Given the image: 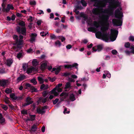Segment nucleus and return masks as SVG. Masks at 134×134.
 Listing matches in <instances>:
<instances>
[{
  "mask_svg": "<svg viewBox=\"0 0 134 134\" xmlns=\"http://www.w3.org/2000/svg\"><path fill=\"white\" fill-rule=\"evenodd\" d=\"M59 100V99L58 98H56L55 99V100L53 101V104H56L58 101Z\"/></svg>",
  "mask_w": 134,
  "mask_h": 134,
  "instance_id": "obj_50",
  "label": "nucleus"
},
{
  "mask_svg": "<svg viewBox=\"0 0 134 134\" xmlns=\"http://www.w3.org/2000/svg\"><path fill=\"white\" fill-rule=\"evenodd\" d=\"M30 4L31 5H35L36 4V2L35 1H30Z\"/></svg>",
  "mask_w": 134,
  "mask_h": 134,
  "instance_id": "obj_39",
  "label": "nucleus"
},
{
  "mask_svg": "<svg viewBox=\"0 0 134 134\" xmlns=\"http://www.w3.org/2000/svg\"><path fill=\"white\" fill-rule=\"evenodd\" d=\"M122 10V8L120 7L117 8L115 11L114 17L119 19H114L112 20L113 24L114 26H119L122 25V21L121 19L123 15V13L121 11Z\"/></svg>",
  "mask_w": 134,
  "mask_h": 134,
  "instance_id": "obj_2",
  "label": "nucleus"
},
{
  "mask_svg": "<svg viewBox=\"0 0 134 134\" xmlns=\"http://www.w3.org/2000/svg\"><path fill=\"white\" fill-rule=\"evenodd\" d=\"M78 65L77 63H74L72 65L69 64L65 65H64V67L65 69H71L73 67H75V68L77 69L78 68L77 66Z\"/></svg>",
  "mask_w": 134,
  "mask_h": 134,
  "instance_id": "obj_6",
  "label": "nucleus"
},
{
  "mask_svg": "<svg viewBox=\"0 0 134 134\" xmlns=\"http://www.w3.org/2000/svg\"><path fill=\"white\" fill-rule=\"evenodd\" d=\"M13 39L15 40L16 42V41H17L18 40V36L16 35H14L13 36Z\"/></svg>",
  "mask_w": 134,
  "mask_h": 134,
  "instance_id": "obj_33",
  "label": "nucleus"
},
{
  "mask_svg": "<svg viewBox=\"0 0 134 134\" xmlns=\"http://www.w3.org/2000/svg\"><path fill=\"white\" fill-rule=\"evenodd\" d=\"M80 3L84 7H86L87 5V3L84 0H81Z\"/></svg>",
  "mask_w": 134,
  "mask_h": 134,
  "instance_id": "obj_27",
  "label": "nucleus"
},
{
  "mask_svg": "<svg viewBox=\"0 0 134 134\" xmlns=\"http://www.w3.org/2000/svg\"><path fill=\"white\" fill-rule=\"evenodd\" d=\"M13 60L12 59H9L7 60V66H10L13 63Z\"/></svg>",
  "mask_w": 134,
  "mask_h": 134,
  "instance_id": "obj_15",
  "label": "nucleus"
},
{
  "mask_svg": "<svg viewBox=\"0 0 134 134\" xmlns=\"http://www.w3.org/2000/svg\"><path fill=\"white\" fill-rule=\"evenodd\" d=\"M10 98L14 100H16L18 98V97L15 96V94L13 93L10 94Z\"/></svg>",
  "mask_w": 134,
  "mask_h": 134,
  "instance_id": "obj_20",
  "label": "nucleus"
},
{
  "mask_svg": "<svg viewBox=\"0 0 134 134\" xmlns=\"http://www.w3.org/2000/svg\"><path fill=\"white\" fill-rule=\"evenodd\" d=\"M71 73L69 72H64L63 73V76L65 77L70 75Z\"/></svg>",
  "mask_w": 134,
  "mask_h": 134,
  "instance_id": "obj_44",
  "label": "nucleus"
},
{
  "mask_svg": "<svg viewBox=\"0 0 134 134\" xmlns=\"http://www.w3.org/2000/svg\"><path fill=\"white\" fill-rule=\"evenodd\" d=\"M94 29V28L93 27H89L88 28V30L90 32H92L93 30Z\"/></svg>",
  "mask_w": 134,
  "mask_h": 134,
  "instance_id": "obj_54",
  "label": "nucleus"
},
{
  "mask_svg": "<svg viewBox=\"0 0 134 134\" xmlns=\"http://www.w3.org/2000/svg\"><path fill=\"white\" fill-rule=\"evenodd\" d=\"M6 84V82L4 80H1L0 81V85L2 86H5Z\"/></svg>",
  "mask_w": 134,
  "mask_h": 134,
  "instance_id": "obj_25",
  "label": "nucleus"
},
{
  "mask_svg": "<svg viewBox=\"0 0 134 134\" xmlns=\"http://www.w3.org/2000/svg\"><path fill=\"white\" fill-rule=\"evenodd\" d=\"M30 119H31V121L34 120L35 119V118L36 117L35 115H30Z\"/></svg>",
  "mask_w": 134,
  "mask_h": 134,
  "instance_id": "obj_31",
  "label": "nucleus"
},
{
  "mask_svg": "<svg viewBox=\"0 0 134 134\" xmlns=\"http://www.w3.org/2000/svg\"><path fill=\"white\" fill-rule=\"evenodd\" d=\"M94 26L97 27H99V24L97 21H94Z\"/></svg>",
  "mask_w": 134,
  "mask_h": 134,
  "instance_id": "obj_48",
  "label": "nucleus"
},
{
  "mask_svg": "<svg viewBox=\"0 0 134 134\" xmlns=\"http://www.w3.org/2000/svg\"><path fill=\"white\" fill-rule=\"evenodd\" d=\"M92 2H94V3L93 5L94 6L99 7L101 5L102 1L101 0H90Z\"/></svg>",
  "mask_w": 134,
  "mask_h": 134,
  "instance_id": "obj_9",
  "label": "nucleus"
},
{
  "mask_svg": "<svg viewBox=\"0 0 134 134\" xmlns=\"http://www.w3.org/2000/svg\"><path fill=\"white\" fill-rule=\"evenodd\" d=\"M47 66V64L46 62L43 63L41 66V69L42 70L44 71L45 70Z\"/></svg>",
  "mask_w": 134,
  "mask_h": 134,
  "instance_id": "obj_12",
  "label": "nucleus"
},
{
  "mask_svg": "<svg viewBox=\"0 0 134 134\" xmlns=\"http://www.w3.org/2000/svg\"><path fill=\"white\" fill-rule=\"evenodd\" d=\"M92 12L93 14L95 15H98L99 14V11L98 8H93L92 10Z\"/></svg>",
  "mask_w": 134,
  "mask_h": 134,
  "instance_id": "obj_10",
  "label": "nucleus"
},
{
  "mask_svg": "<svg viewBox=\"0 0 134 134\" xmlns=\"http://www.w3.org/2000/svg\"><path fill=\"white\" fill-rule=\"evenodd\" d=\"M112 54L114 55H116L117 54V51L115 49H113L111 51Z\"/></svg>",
  "mask_w": 134,
  "mask_h": 134,
  "instance_id": "obj_46",
  "label": "nucleus"
},
{
  "mask_svg": "<svg viewBox=\"0 0 134 134\" xmlns=\"http://www.w3.org/2000/svg\"><path fill=\"white\" fill-rule=\"evenodd\" d=\"M5 119L3 117L2 114L0 113V123L1 124H3L5 123Z\"/></svg>",
  "mask_w": 134,
  "mask_h": 134,
  "instance_id": "obj_14",
  "label": "nucleus"
},
{
  "mask_svg": "<svg viewBox=\"0 0 134 134\" xmlns=\"http://www.w3.org/2000/svg\"><path fill=\"white\" fill-rule=\"evenodd\" d=\"M9 98L8 97H6L5 99H4V102L6 104H8L10 103V101L8 100Z\"/></svg>",
  "mask_w": 134,
  "mask_h": 134,
  "instance_id": "obj_37",
  "label": "nucleus"
},
{
  "mask_svg": "<svg viewBox=\"0 0 134 134\" xmlns=\"http://www.w3.org/2000/svg\"><path fill=\"white\" fill-rule=\"evenodd\" d=\"M37 79L40 84H42L44 83V79H43L40 76H38L37 77Z\"/></svg>",
  "mask_w": 134,
  "mask_h": 134,
  "instance_id": "obj_21",
  "label": "nucleus"
},
{
  "mask_svg": "<svg viewBox=\"0 0 134 134\" xmlns=\"http://www.w3.org/2000/svg\"><path fill=\"white\" fill-rule=\"evenodd\" d=\"M5 68H0V73L3 74L5 72Z\"/></svg>",
  "mask_w": 134,
  "mask_h": 134,
  "instance_id": "obj_40",
  "label": "nucleus"
},
{
  "mask_svg": "<svg viewBox=\"0 0 134 134\" xmlns=\"http://www.w3.org/2000/svg\"><path fill=\"white\" fill-rule=\"evenodd\" d=\"M68 96V94L66 92H63L60 95V96L62 97L60 98V102H61L62 101H64V100Z\"/></svg>",
  "mask_w": 134,
  "mask_h": 134,
  "instance_id": "obj_8",
  "label": "nucleus"
},
{
  "mask_svg": "<svg viewBox=\"0 0 134 134\" xmlns=\"http://www.w3.org/2000/svg\"><path fill=\"white\" fill-rule=\"evenodd\" d=\"M61 70V68L60 67H58L57 68V70L55 71V74L56 75H57L59 72Z\"/></svg>",
  "mask_w": 134,
  "mask_h": 134,
  "instance_id": "obj_32",
  "label": "nucleus"
},
{
  "mask_svg": "<svg viewBox=\"0 0 134 134\" xmlns=\"http://www.w3.org/2000/svg\"><path fill=\"white\" fill-rule=\"evenodd\" d=\"M71 86L70 82H67L65 85V87H64V89H66L68 88H71Z\"/></svg>",
  "mask_w": 134,
  "mask_h": 134,
  "instance_id": "obj_22",
  "label": "nucleus"
},
{
  "mask_svg": "<svg viewBox=\"0 0 134 134\" xmlns=\"http://www.w3.org/2000/svg\"><path fill=\"white\" fill-rule=\"evenodd\" d=\"M9 5L8 4L7 8H5V12L6 13L8 12L10 10L9 8Z\"/></svg>",
  "mask_w": 134,
  "mask_h": 134,
  "instance_id": "obj_51",
  "label": "nucleus"
},
{
  "mask_svg": "<svg viewBox=\"0 0 134 134\" xmlns=\"http://www.w3.org/2000/svg\"><path fill=\"white\" fill-rule=\"evenodd\" d=\"M58 38L59 39L61 40L62 42L64 41L65 40V38L62 36H58Z\"/></svg>",
  "mask_w": 134,
  "mask_h": 134,
  "instance_id": "obj_34",
  "label": "nucleus"
},
{
  "mask_svg": "<svg viewBox=\"0 0 134 134\" xmlns=\"http://www.w3.org/2000/svg\"><path fill=\"white\" fill-rule=\"evenodd\" d=\"M104 72L106 74V76L108 78H110L111 77L110 74L109 73V72L107 71H104Z\"/></svg>",
  "mask_w": 134,
  "mask_h": 134,
  "instance_id": "obj_36",
  "label": "nucleus"
},
{
  "mask_svg": "<svg viewBox=\"0 0 134 134\" xmlns=\"http://www.w3.org/2000/svg\"><path fill=\"white\" fill-rule=\"evenodd\" d=\"M21 114L23 115L27 114V110H23L21 111Z\"/></svg>",
  "mask_w": 134,
  "mask_h": 134,
  "instance_id": "obj_42",
  "label": "nucleus"
},
{
  "mask_svg": "<svg viewBox=\"0 0 134 134\" xmlns=\"http://www.w3.org/2000/svg\"><path fill=\"white\" fill-rule=\"evenodd\" d=\"M37 113L40 114H43L45 113V111L41 109L40 108H37Z\"/></svg>",
  "mask_w": 134,
  "mask_h": 134,
  "instance_id": "obj_17",
  "label": "nucleus"
},
{
  "mask_svg": "<svg viewBox=\"0 0 134 134\" xmlns=\"http://www.w3.org/2000/svg\"><path fill=\"white\" fill-rule=\"evenodd\" d=\"M110 56L108 55L105 56V57L104 58V59L106 60H108L110 59Z\"/></svg>",
  "mask_w": 134,
  "mask_h": 134,
  "instance_id": "obj_61",
  "label": "nucleus"
},
{
  "mask_svg": "<svg viewBox=\"0 0 134 134\" xmlns=\"http://www.w3.org/2000/svg\"><path fill=\"white\" fill-rule=\"evenodd\" d=\"M19 25L22 26L23 27H20L18 26L16 28V31L19 34H21L24 36H26V28L25 27V22L21 21L20 22L19 24Z\"/></svg>",
  "mask_w": 134,
  "mask_h": 134,
  "instance_id": "obj_4",
  "label": "nucleus"
},
{
  "mask_svg": "<svg viewBox=\"0 0 134 134\" xmlns=\"http://www.w3.org/2000/svg\"><path fill=\"white\" fill-rule=\"evenodd\" d=\"M101 34V33L100 32H99L98 33H97L96 34V38H98L100 39V35Z\"/></svg>",
  "mask_w": 134,
  "mask_h": 134,
  "instance_id": "obj_43",
  "label": "nucleus"
},
{
  "mask_svg": "<svg viewBox=\"0 0 134 134\" xmlns=\"http://www.w3.org/2000/svg\"><path fill=\"white\" fill-rule=\"evenodd\" d=\"M69 99L72 101H74L75 100V95L73 93H72L70 95Z\"/></svg>",
  "mask_w": 134,
  "mask_h": 134,
  "instance_id": "obj_23",
  "label": "nucleus"
},
{
  "mask_svg": "<svg viewBox=\"0 0 134 134\" xmlns=\"http://www.w3.org/2000/svg\"><path fill=\"white\" fill-rule=\"evenodd\" d=\"M17 44L16 46L14 47V48L16 50V51H18L21 49L22 47L21 44Z\"/></svg>",
  "mask_w": 134,
  "mask_h": 134,
  "instance_id": "obj_16",
  "label": "nucleus"
},
{
  "mask_svg": "<svg viewBox=\"0 0 134 134\" xmlns=\"http://www.w3.org/2000/svg\"><path fill=\"white\" fill-rule=\"evenodd\" d=\"M87 87V85L85 84H83V87H82V89L83 91H84L86 89V87Z\"/></svg>",
  "mask_w": 134,
  "mask_h": 134,
  "instance_id": "obj_49",
  "label": "nucleus"
},
{
  "mask_svg": "<svg viewBox=\"0 0 134 134\" xmlns=\"http://www.w3.org/2000/svg\"><path fill=\"white\" fill-rule=\"evenodd\" d=\"M8 5H9V10H10V9L13 10L14 9V7L12 5L10 4H8Z\"/></svg>",
  "mask_w": 134,
  "mask_h": 134,
  "instance_id": "obj_53",
  "label": "nucleus"
},
{
  "mask_svg": "<svg viewBox=\"0 0 134 134\" xmlns=\"http://www.w3.org/2000/svg\"><path fill=\"white\" fill-rule=\"evenodd\" d=\"M25 86L26 87H29L32 93L37 92V88H35L33 86H31V85L28 83H27L25 85Z\"/></svg>",
  "mask_w": 134,
  "mask_h": 134,
  "instance_id": "obj_7",
  "label": "nucleus"
},
{
  "mask_svg": "<svg viewBox=\"0 0 134 134\" xmlns=\"http://www.w3.org/2000/svg\"><path fill=\"white\" fill-rule=\"evenodd\" d=\"M37 129V127L36 125L34 124L32 126L31 130L33 132H35L36 131Z\"/></svg>",
  "mask_w": 134,
  "mask_h": 134,
  "instance_id": "obj_24",
  "label": "nucleus"
},
{
  "mask_svg": "<svg viewBox=\"0 0 134 134\" xmlns=\"http://www.w3.org/2000/svg\"><path fill=\"white\" fill-rule=\"evenodd\" d=\"M30 103H27V102L24 103L22 104V107H24L30 105Z\"/></svg>",
  "mask_w": 134,
  "mask_h": 134,
  "instance_id": "obj_63",
  "label": "nucleus"
},
{
  "mask_svg": "<svg viewBox=\"0 0 134 134\" xmlns=\"http://www.w3.org/2000/svg\"><path fill=\"white\" fill-rule=\"evenodd\" d=\"M4 92L6 93L9 94V93H11L12 92V90L11 89H10L9 88H7L5 90Z\"/></svg>",
  "mask_w": 134,
  "mask_h": 134,
  "instance_id": "obj_26",
  "label": "nucleus"
},
{
  "mask_svg": "<svg viewBox=\"0 0 134 134\" xmlns=\"http://www.w3.org/2000/svg\"><path fill=\"white\" fill-rule=\"evenodd\" d=\"M48 108V106L47 105L44 106L43 107H42V110H44L45 109H47Z\"/></svg>",
  "mask_w": 134,
  "mask_h": 134,
  "instance_id": "obj_60",
  "label": "nucleus"
},
{
  "mask_svg": "<svg viewBox=\"0 0 134 134\" xmlns=\"http://www.w3.org/2000/svg\"><path fill=\"white\" fill-rule=\"evenodd\" d=\"M103 47V44H99L97 46L93 47L92 48V50L93 51L96 52L97 51L98 52H100L101 51Z\"/></svg>",
  "mask_w": 134,
  "mask_h": 134,
  "instance_id": "obj_5",
  "label": "nucleus"
},
{
  "mask_svg": "<svg viewBox=\"0 0 134 134\" xmlns=\"http://www.w3.org/2000/svg\"><path fill=\"white\" fill-rule=\"evenodd\" d=\"M68 80L69 81L71 82H74L75 81V80L74 79L70 77L69 78Z\"/></svg>",
  "mask_w": 134,
  "mask_h": 134,
  "instance_id": "obj_57",
  "label": "nucleus"
},
{
  "mask_svg": "<svg viewBox=\"0 0 134 134\" xmlns=\"http://www.w3.org/2000/svg\"><path fill=\"white\" fill-rule=\"evenodd\" d=\"M57 90V88L55 87L54 88H53L51 91L52 93L54 94L56 91Z\"/></svg>",
  "mask_w": 134,
  "mask_h": 134,
  "instance_id": "obj_59",
  "label": "nucleus"
},
{
  "mask_svg": "<svg viewBox=\"0 0 134 134\" xmlns=\"http://www.w3.org/2000/svg\"><path fill=\"white\" fill-rule=\"evenodd\" d=\"M63 85L62 83H59L55 87L56 88H59L61 87Z\"/></svg>",
  "mask_w": 134,
  "mask_h": 134,
  "instance_id": "obj_52",
  "label": "nucleus"
},
{
  "mask_svg": "<svg viewBox=\"0 0 134 134\" xmlns=\"http://www.w3.org/2000/svg\"><path fill=\"white\" fill-rule=\"evenodd\" d=\"M47 93L46 91L44 92L43 93V95L44 97H45L47 95Z\"/></svg>",
  "mask_w": 134,
  "mask_h": 134,
  "instance_id": "obj_64",
  "label": "nucleus"
},
{
  "mask_svg": "<svg viewBox=\"0 0 134 134\" xmlns=\"http://www.w3.org/2000/svg\"><path fill=\"white\" fill-rule=\"evenodd\" d=\"M2 108L5 110H6L8 109V107L7 106L4 105H3Z\"/></svg>",
  "mask_w": 134,
  "mask_h": 134,
  "instance_id": "obj_56",
  "label": "nucleus"
},
{
  "mask_svg": "<svg viewBox=\"0 0 134 134\" xmlns=\"http://www.w3.org/2000/svg\"><path fill=\"white\" fill-rule=\"evenodd\" d=\"M37 36V34L36 33H32L31 35V37L30 40V41L32 43L35 41V38Z\"/></svg>",
  "mask_w": 134,
  "mask_h": 134,
  "instance_id": "obj_11",
  "label": "nucleus"
},
{
  "mask_svg": "<svg viewBox=\"0 0 134 134\" xmlns=\"http://www.w3.org/2000/svg\"><path fill=\"white\" fill-rule=\"evenodd\" d=\"M130 44L129 42H128L125 43L124 45V46L125 48H129L130 47Z\"/></svg>",
  "mask_w": 134,
  "mask_h": 134,
  "instance_id": "obj_29",
  "label": "nucleus"
},
{
  "mask_svg": "<svg viewBox=\"0 0 134 134\" xmlns=\"http://www.w3.org/2000/svg\"><path fill=\"white\" fill-rule=\"evenodd\" d=\"M129 41L133 42L134 41V37L132 36H130L129 37Z\"/></svg>",
  "mask_w": 134,
  "mask_h": 134,
  "instance_id": "obj_45",
  "label": "nucleus"
},
{
  "mask_svg": "<svg viewBox=\"0 0 134 134\" xmlns=\"http://www.w3.org/2000/svg\"><path fill=\"white\" fill-rule=\"evenodd\" d=\"M111 35L109 36V34L107 33H104L102 35L103 39L107 42L109 40V38L111 41H114L116 39L118 33V30L115 29H111L110 30Z\"/></svg>",
  "mask_w": 134,
  "mask_h": 134,
  "instance_id": "obj_3",
  "label": "nucleus"
},
{
  "mask_svg": "<svg viewBox=\"0 0 134 134\" xmlns=\"http://www.w3.org/2000/svg\"><path fill=\"white\" fill-rule=\"evenodd\" d=\"M31 98H30L29 97H27L26 100V102L27 103H30V105L32 104L33 102V101L31 100Z\"/></svg>",
  "mask_w": 134,
  "mask_h": 134,
  "instance_id": "obj_19",
  "label": "nucleus"
},
{
  "mask_svg": "<svg viewBox=\"0 0 134 134\" xmlns=\"http://www.w3.org/2000/svg\"><path fill=\"white\" fill-rule=\"evenodd\" d=\"M47 97L46 98H44V99H42V103H46L47 100L49 101V99H48V100H47Z\"/></svg>",
  "mask_w": 134,
  "mask_h": 134,
  "instance_id": "obj_47",
  "label": "nucleus"
},
{
  "mask_svg": "<svg viewBox=\"0 0 134 134\" xmlns=\"http://www.w3.org/2000/svg\"><path fill=\"white\" fill-rule=\"evenodd\" d=\"M50 37L51 39H55L56 37L54 35H52L50 36Z\"/></svg>",
  "mask_w": 134,
  "mask_h": 134,
  "instance_id": "obj_62",
  "label": "nucleus"
},
{
  "mask_svg": "<svg viewBox=\"0 0 134 134\" xmlns=\"http://www.w3.org/2000/svg\"><path fill=\"white\" fill-rule=\"evenodd\" d=\"M25 77H26L24 75H21L20 76L17 78V81L18 82H19L20 81L24 79Z\"/></svg>",
  "mask_w": 134,
  "mask_h": 134,
  "instance_id": "obj_13",
  "label": "nucleus"
},
{
  "mask_svg": "<svg viewBox=\"0 0 134 134\" xmlns=\"http://www.w3.org/2000/svg\"><path fill=\"white\" fill-rule=\"evenodd\" d=\"M32 64L34 66H36L38 64V62L36 59H34L32 62Z\"/></svg>",
  "mask_w": 134,
  "mask_h": 134,
  "instance_id": "obj_28",
  "label": "nucleus"
},
{
  "mask_svg": "<svg viewBox=\"0 0 134 134\" xmlns=\"http://www.w3.org/2000/svg\"><path fill=\"white\" fill-rule=\"evenodd\" d=\"M103 1L105 3L102 4V7H105L107 3H109V5L108 6V8L104 9L102 11L103 13L107 14H103L100 18L107 24V26H109V24L108 22L109 16L113 15V11L115 9L118 7H120V3L119 1L115 0H103Z\"/></svg>",
  "mask_w": 134,
  "mask_h": 134,
  "instance_id": "obj_1",
  "label": "nucleus"
},
{
  "mask_svg": "<svg viewBox=\"0 0 134 134\" xmlns=\"http://www.w3.org/2000/svg\"><path fill=\"white\" fill-rule=\"evenodd\" d=\"M27 65L26 64H23V68L24 70H25L26 69V66Z\"/></svg>",
  "mask_w": 134,
  "mask_h": 134,
  "instance_id": "obj_58",
  "label": "nucleus"
},
{
  "mask_svg": "<svg viewBox=\"0 0 134 134\" xmlns=\"http://www.w3.org/2000/svg\"><path fill=\"white\" fill-rule=\"evenodd\" d=\"M31 82L33 83L34 85H35L37 83V82L35 78H33L30 80Z\"/></svg>",
  "mask_w": 134,
  "mask_h": 134,
  "instance_id": "obj_30",
  "label": "nucleus"
},
{
  "mask_svg": "<svg viewBox=\"0 0 134 134\" xmlns=\"http://www.w3.org/2000/svg\"><path fill=\"white\" fill-rule=\"evenodd\" d=\"M61 42L59 40H57L55 42V44L56 46L58 45L60 47L61 45Z\"/></svg>",
  "mask_w": 134,
  "mask_h": 134,
  "instance_id": "obj_38",
  "label": "nucleus"
},
{
  "mask_svg": "<svg viewBox=\"0 0 134 134\" xmlns=\"http://www.w3.org/2000/svg\"><path fill=\"white\" fill-rule=\"evenodd\" d=\"M48 34V32H47L46 33H45L43 31L41 32L40 33V34L41 36L42 37H44L47 35V34Z\"/></svg>",
  "mask_w": 134,
  "mask_h": 134,
  "instance_id": "obj_35",
  "label": "nucleus"
},
{
  "mask_svg": "<svg viewBox=\"0 0 134 134\" xmlns=\"http://www.w3.org/2000/svg\"><path fill=\"white\" fill-rule=\"evenodd\" d=\"M23 40H22L19 39L17 41H16V44H22Z\"/></svg>",
  "mask_w": 134,
  "mask_h": 134,
  "instance_id": "obj_41",
  "label": "nucleus"
},
{
  "mask_svg": "<svg viewBox=\"0 0 134 134\" xmlns=\"http://www.w3.org/2000/svg\"><path fill=\"white\" fill-rule=\"evenodd\" d=\"M72 45L71 44H69L66 46V48L67 49H70L72 48Z\"/></svg>",
  "mask_w": 134,
  "mask_h": 134,
  "instance_id": "obj_55",
  "label": "nucleus"
},
{
  "mask_svg": "<svg viewBox=\"0 0 134 134\" xmlns=\"http://www.w3.org/2000/svg\"><path fill=\"white\" fill-rule=\"evenodd\" d=\"M24 54V53L22 50H21V52L18 53L17 55V57L19 59L20 58H21L23 57V55Z\"/></svg>",
  "mask_w": 134,
  "mask_h": 134,
  "instance_id": "obj_18",
  "label": "nucleus"
}]
</instances>
